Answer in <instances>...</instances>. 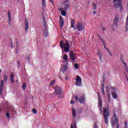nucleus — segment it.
Masks as SVG:
<instances>
[{
	"label": "nucleus",
	"mask_w": 128,
	"mask_h": 128,
	"mask_svg": "<svg viewBox=\"0 0 128 128\" xmlns=\"http://www.w3.org/2000/svg\"><path fill=\"white\" fill-rule=\"evenodd\" d=\"M0 72H2V69H0Z\"/></svg>",
	"instance_id": "nucleus-46"
},
{
	"label": "nucleus",
	"mask_w": 128,
	"mask_h": 128,
	"mask_svg": "<svg viewBox=\"0 0 128 128\" xmlns=\"http://www.w3.org/2000/svg\"><path fill=\"white\" fill-rule=\"evenodd\" d=\"M56 83V80H52L50 84V86H52L53 84H54Z\"/></svg>",
	"instance_id": "nucleus-28"
},
{
	"label": "nucleus",
	"mask_w": 128,
	"mask_h": 128,
	"mask_svg": "<svg viewBox=\"0 0 128 128\" xmlns=\"http://www.w3.org/2000/svg\"><path fill=\"white\" fill-rule=\"evenodd\" d=\"M8 18H9V22H12V18L11 16H10V12H8Z\"/></svg>",
	"instance_id": "nucleus-27"
},
{
	"label": "nucleus",
	"mask_w": 128,
	"mask_h": 128,
	"mask_svg": "<svg viewBox=\"0 0 128 128\" xmlns=\"http://www.w3.org/2000/svg\"><path fill=\"white\" fill-rule=\"evenodd\" d=\"M108 2H110V0H108Z\"/></svg>",
	"instance_id": "nucleus-48"
},
{
	"label": "nucleus",
	"mask_w": 128,
	"mask_h": 128,
	"mask_svg": "<svg viewBox=\"0 0 128 128\" xmlns=\"http://www.w3.org/2000/svg\"><path fill=\"white\" fill-rule=\"evenodd\" d=\"M24 24H25V30L26 32L28 30V19H26L24 20Z\"/></svg>",
	"instance_id": "nucleus-15"
},
{
	"label": "nucleus",
	"mask_w": 128,
	"mask_h": 128,
	"mask_svg": "<svg viewBox=\"0 0 128 128\" xmlns=\"http://www.w3.org/2000/svg\"><path fill=\"white\" fill-rule=\"evenodd\" d=\"M71 104H74V100H71L70 102Z\"/></svg>",
	"instance_id": "nucleus-39"
},
{
	"label": "nucleus",
	"mask_w": 128,
	"mask_h": 128,
	"mask_svg": "<svg viewBox=\"0 0 128 128\" xmlns=\"http://www.w3.org/2000/svg\"><path fill=\"white\" fill-rule=\"evenodd\" d=\"M98 38H100V40H101V42H102V43L104 46V48H105L106 50V52H108L110 56H112V52L108 48H106V41H104V39H102V37L100 35H98Z\"/></svg>",
	"instance_id": "nucleus-5"
},
{
	"label": "nucleus",
	"mask_w": 128,
	"mask_h": 128,
	"mask_svg": "<svg viewBox=\"0 0 128 128\" xmlns=\"http://www.w3.org/2000/svg\"><path fill=\"white\" fill-rule=\"evenodd\" d=\"M116 126H117V128H120V124H117Z\"/></svg>",
	"instance_id": "nucleus-44"
},
{
	"label": "nucleus",
	"mask_w": 128,
	"mask_h": 128,
	"mask_svg": "<svg viewBox=\"0 0 128 128\" xmlns=\"http://www.w3.org/2000/svg\"><path fill=\"white\" fill-rule=\"evenodd\" d=\"M76 86H80L82 82V78H80V77L79 76H76Z\"/></svg>",
	"instance_id": "nucleus-7"
},
{
	"label": "nucleus",
	"mask_w": 128,
	"mask_h": 128,
	"mask_svg": "<svg viewBox=\"0 0 128 128\" xmlns=\"http://www.w3.org/2000/svg\"><path fill=\"white\" fill-rule=\"evenodd\" d=\"M103 114L105 120V124H108V116H110V109L108 105H106V107L104 108Z\"/></svg>",
	"instance_id": "nucleus-1"
},
{
	"label": "nucleus",
	"mask_w": 128,
	"mask_h": 128,
	"mask_svg": "<svg viewBox=\"0 0 128 128\" xmlns=\"http://www.w3.org/2000/svg\"><path fill=\"white\" fill-rule=\"evenodd\" d=\"M63 60H66V62L68 60V54H64L63 56Z\"/></svg>",
	"instance_id": "nucleus-23"
},
{
	"label": "nucleus",
	"mask_w": 128,
	"mask_h": 128,
	"mask_svg": "<svg viewBox=\"0 0 128 128\" xmlns=\"http://www.w3.org/2000/svg\"><path fill=\"white\" fill-rule=\"evenodd\" d=\"M14 74H12L11 76H10V80L11 82H14Z\"/></svg>",
	"instance_id": "nucleus-20"
},
{
	"label": "nucleus",
	"mask_w": 128,
	"mask_h": 128,
	"mask_svg": "<svg viewBox=\"0 0 128 128\" xmlns=\"http://www.w3.org/2000/svg\"><path fill=\"white\" fill-rule=\"evenodd\" d=\"M124 126H125L126 128H128V123H126V122L124 123Z\"/></svg>",
	"instance_id": "nucleus-40"
},
{
	"label": "nucleus",
	"mask_w": 128,
	"mask_h": 128,
	"mask_svg": "<svg viewBox=\"0 0 128 128\" xmlns=\"http://www.w3.org/2000/svg\"><path fill=\"white\" fill-rule=\"evenodd\" d=\"M107 90H108V86H107Z\"/></svg>",
	"instance_id": "nucleus-47"
},
{
	"label": "nucleus",
	"mask_w": 128,
	"mask_h": 128,
	"mask_svg": "<svg viewBox=\"0 0 128 128\" xmlns=\"http://www.w3.org/2000/svg\"><path fill=\"white\" fill-rule=\"evenodd\" d=\"M66 2H64V6H66L65 8H68V6H66Z\"/></svg>",
	"instance_id": "nucleus-38"
},
{
	"label": "nucleus",
	"mask_w": 128,
	"mask_h": 128,
	"mask_svg": "<svg viewBox=\"0 0 128 128\" xmlns=\"http://www.w3.org/2000/svg\"><path fill=\"white\" fill-rule=\"evenodd\" d=\"M98 108L100 112H102V98H100V96L98 95Z\"/></svg>",
	"instance_id": "nucleus-12"
},
{
	"label": "nucleus",
	"mask_w": 128,
	"mask_h": 128,
	"mask_svg": "<svg viewBox=\"0 0 128 128\" xmlns=\"http://www.w3.org/2000/svg\"><path fill=\"white\" fill-rule=\"evenodd\" d=\"M68 62L64 63V66L61 69L62 72H66V70H68Z\"/></svg>",
	"instance_id": "nucleus-13"
},
{
	"label": "nucleus",
	"mask_w": 128,
	"mask_h": 128,
	"mask_svg": "<svg viewBox=\"0 0 128 128\" xmlns=\"http://www.w3.org/2000/svg\"><path fill=\"white\" fill-rule=\"evenodd\" d=\"M118 118H116V114H114L113 115V116L112 117V120H111V124L112 126H114V124H118Z\"/></svg>",
	"instance_id": "nucleus-6"
},
{
	"label": "nucleus",
	"mask_w": 128,
	"mask_h": 128,
	"mask_svg": "<svg viewBox=\"0 0 128 128\" xmlns=\"http://www.w3.org/2000/svg\"><path fill=\"white\" fill-rule=\"evenodd\" d=\"M65 78H66V80H68V76H66Z\"/></svg>",
	"instance_id": "nucleus-42"
},
{
	"label": "nucleus",
	"mask_w": 128,
	"mask_h": 128,
	"mask_svg": "<svg viewBox=\"0 0 128 128\" xmlns=\"http://www.w3.org/2000/svg\"><path fill=\"white\" fill-rule=\"evenodd\" d=\"M107 94L108 96V101L109 102H110V94L108 92H107Z\"/></svg>",
	"instance_id": "nucleus-29"
},
{
	"label": "nucleus",
	"mask_w": 128,
	"mask_h": 128,
	"mask_svg": "<svg viewBox=\"0 0 128 128\" xmlns=\"http://www.w3.org/2000/svg\"><path fill=\"white\" fill-rule=\"evenodd\" d=\"M22 88L23 90H26V83H23Z\"/></svg>",
	"instance_id": "nucleus-32"
},
{
	"label": "nucleus",
	"mask_w": 128,
	"mask_h": 128,
	"mask_svg": "<svg viewBox=\"0 0 128 128\" xmlns=\"http://www.w3.org/2000/svg\"><path fill=\"white\" fill-rule=\"evenodd\" d=\"M96 10V8H94Z\"/></svg>",
	"instance_id": "nucleus-49"
},
{
	"label": "nucleus",
	"mask_w": 128,
	"mask_h": 128,
	"mask_svg": "<svg viewBox=\"0 0 128 128\" xmlns=\"http://www.w3.org/2000/svg\"><path fill=\"white\" fill-rule=\"evenodd\" d=\"M125 28H126V30H128V16H127V18H126V22Z\"/></svg>",
	"instance_id": "nucleus-22"
},
{
	"label": "nucleus",
	"mask_w": 128,
	"mask_h": 128,
	"mask_svg": "<svg viewBox=\"0 0 128 128\" xmlns=\"http://www.w3.org/2000/svg\"><path fill=\"white\" fill-rule=\"evenodd\" d=\"M74 19L71 20V28H74Z\"/></svg>",
	"instance_id": "nucleus-24"
},
{
	"label": "nucleus",
	"mask_w": 128,
	"mask_h": 128,
	"mask_svg": "<svg viewBox=\"0 0 128 128\" xmlns=\"http://www.w3.org/2000/svg\"><path fill=\"white\" fill-rule=\"evenodd\" d=\"M54 90H55V92L56 94H58L60 98H64V90L62 87L60 86H56Z\"/></svg>",
	"instance_id": "nucleus-2"
},
{
	"label": "nucleus",
	"mask_w": 128,
	"mask_h": 128,
	"mask_svg": "<svg viewBox=\"0 0 128 128\" xmlns=\"http://www.w3.org/2000/svg\"><path fill=\"white\" fill-rule=\"evenodd\" d=\"M59 18H60V28H62L64 26V19L62 18V16H60Z\"/></svg>",
	"instance_id": "nucleus-14"
},
{
	"label": "nucleus",
	"mask_w": 128,
	"mask_h": 128,
	"mask_svg": "<svg viewBox=\"0 0 128 128\" xmlns=\"http://www.w3.org/2000/svg\"><path fill=\"white\" fill-rule=\"evenodd\" d=\"M60 12H61V14H62V16H66V11H64V10L61 9Z\"/></svg>",
	"instance_id": "nucleus-25"
},
{
	"label": "nucleus",
	"mask_w": 128,
	"mask_h": 128,
	"mask_svg": "<svg viewBox=\"0 0 128 128\" xmlns=\"http://www.w3.org/2000/svg\"><path fill=\"white\" fill-rule=\"evenodd\" d=\"M78 64H75L74 65V68H76V70H78Z\"/></svg>",
	"instance_id": "nucleus-31"
},
{
	"label": "nucleus",
	"mask_w": 128,
	"mask_h": 128,
	"mask_svg": "<svg viewBox=\"0 0 128 128\" xmlns=\"http://www.w3.org/2000/svg\"><path fill=\"white\" fill-rule=\"evenodd\" d=\"M3 78L5 82H8V76L6 75H4Z\"/></svg>",
	"instance_id": "nucleus-26"
},
{
	"label": "nucleus",
	"mask_w": 128,
	"mask_h": 128,
	"mask_svg": "<svg viewBox=\"0 0 128 128\" xmlns=\"http://www.w3.org/2000/svg\"><path fill=\"white\" fill-rule=\"evenodd\" d=\"M71 128H76V124H72Z\"/></svg>",
	"instance_id": "nucleus-34"
},
{
	"label": "nucleus",
	"mask_w": 128,
	"mask_h": 128,
	"mask_svg": "<svg viewBox=\"0 0 128 128\" xmlns=\"http://www.w3.org/2000/svg\"><path fill=\"white\" fill-rule=\"evenodd\" d=\"M6 116L7 118H10V113L6 112Z\"/></svg>",
	"instance_id": "nucleus-37"
},
{
	"label": "nucleus",
	"mask_w": 128,
	"mask_h": 128,
	"mask_svg": "<svg viewBox=\"0 0 128 128\" xmlns=\"http://www.w3.org/2000/svg\"><path fill=\"white\" fill-rule=\"evenodd\" d=\"M94 128H98V126H96V124L94 125Z\"/></svg>",
	"instance_id": "nucleus-43"
},
{
	"label": "nucleus",
	"mask_w": 128,
	"mask_h": 128,
	"mask_svg": "<svg viewBox=\"0 0 128 128\" xmlns=\"http://www.w3.org/2000/svg\"><path fill=\"white\" fill-rule=\"evenodd\" d=\"M122 64H124V66L126 72H127L128 73V64H126V62L124 60H122Z\"/></svg>",
	"instance_id": "nucleus-18"
},
{
	"label": "nucleus",
	"mask_w": 128,
	"mask_h": 128,
	"mask_svg": "<svg viewBox=\"0 0 128 128\" xmlns=\"http://www.w3.org/2000/svg\"><path fill=\"white\" fill-rule=\"evenodd\" d=\"M42 3L44 6H46V0H42Z\"/></svg>",
	"instance_id": "nucleus-30"
},
{
	"label": "nucleus",
	"mask_w": 128,
	"mask_h": 128,
	"mask_svg": "<svg viewBox=\"0 0 128 128\" xmlns=\"http://www.w3.org/2000/svg\"><path fill=\"white\" fill-rule=\"evenodd\" d=\"M26 60H30V56H28L27 57H26Z\"/></svg>",
	"instance_id": "nucleus-36"
},
{
	"label": "nucleus",
	"mask_w": 128,
	"mask_h": 128,
	"mask_svg": "<svg viewBox=\"0 0 128 128\" xmlns=\"http://www.w3.org/2000/svg\"><path fill=\"white\" fill-rule=\"evenodd\" d=\"M114 7L115 8H120V10H122V0H114Z\"/></svg>",
	"instance_id": "nucleus-4"
},
{
	"label": "nucleus",
	"mask_w": 128,
	"mask_h": 128,
	"mask_svg": "<svg viewBox=\"0 0 128 128\" xmlns=\"http://www.w3.org/2000/svg\"><path fill=\"white\" fill-rule=\"evenodd\" d=\"M4 88V80H2L0 82V94H2V90Z\"/></svg>",
	"instance_id": "nucleus-16"
},
{
	"label": "nucleus",
	"mask_w": 128,
	"mask_h": 128,
	"mask_svg": "<svg viewBox=\"0 0 128 128\" xmlns=\"http://www.w3.org/2000/svg\"><path fill=\"white\" fill-rule=\"evenodd\" d=\"M32 112H34V114H36V112H37L36 110L34 108V109L32 110Z\"/></svg>",
	"instance_id": "nucleus-35"
},
{
	"label": "nucleus",
	"mask_w": 128,
	"mask_h": 128,
	"mask_svg": "<svg viewBox=\"0 0 128 128\" xmlns=\"http://www.w3.org/2000/svg\"><path fill=\"white\" fill-rule=\"evenodd\" d=\"M75 100H79V102L80 104H84V102L86 101V98L84 96H80L79 98L78 96H76Z\"/></svg>",
	"instance_id": "nucleus-8"
},
{
	"label": "nucleus",
	"mask_w": 128,
	"mask_h": 128,
	"mask_svg": "<svg viewBox=\"0 0 128 128\" xmlns=\"http://www.w3.org/2000/svg\"><path fill=\"white\" fill-rule=\"evenodd\" d=\"M43 26H44V34L45 36H48V28L46 27V20H43Z\"/></svg>",
	"instance_id": "nucleus-10"
},
{
	"label": "nucleus",
	"mask_w": 128,
	"mask_h": 128,
	"mask_svg": "<svg viewBox=\"0 0 128 128\" xmlns=\"http://www.w3.org/2000/svg\"><path fill=\"white\" fill-rule=\"evenodd\" d=\"M72 114L73 118H76V110L74 108L72 109Z\"/></svg>",
	"instance_id": "nucleus-19"
},
{
	"label": "nucleus",
	"mask_w": 128,
	"mask_h": 128,
	"mask_svg": "<svg viewBox=\"0 0 128 128\" xmlns=\"http://www.w3.org/2000/svg\"><path fill=\"white\" fill-rule=\"evenodd\" d=\"M118 18L116 17L114 19V26H115L116 28H118Z\"/></svg>",
	"instance_id": "nucleus-17"
},
{
	"label": "nucleus",
	"mask_w": 128,
	"mask_h": 128,
	"mask_svg": "<svg viewBox=\"0 0 128 128\" xmlns=\"http://www.w3.org/2000/svg\"><path fill=\"white\" fill-rule=\"evenodd\" d=\"M49 1L52 4H54V0H49Z\"/></svg>",
	"instance_id": "nucleus-41"
},
{
	"label": "nucleus",
	"mask_w": 128,
	"mask_h": 128,
	"mask_svg": "<svg viewBox=\"0 0 128 128\" xmlns=\"http://www.w3.org/2000/svg\"><path fill=\"white\" fill-rule=\"evenodd\" d=\"M76 28L79 32H82V30H84L85 28L84 26L82 23H78L77 24Z\"/></svg>",
	"instance_id": "nucleus-11"
},
{
	"label": "nucleus",
	"mask_w": 128,
	"mask_h": 128,
	"mask_svg": "<svg viewBox=\"0 0 128 128\" xmlns=\"http://www.w3.org/2000/svg\"><path fill=\"white\" fill-rule=\"evenodd\" d=\"M70 60L72 62H75L76 58V54L74 53L73 51L70 52Z\"/></svg>",
	"instance_id": "nucleus-9"
},
{
	"label": "nucleus",
	"mask_w": 128,
	"mask_h": 128,
	"mask_svg": "<svg viewBox=\"0 0 128 128\" xmlns=\"http://www.w3.org/2000/svg\"><path fill=\"white\" fill-rule=\"evenodd\" d=\"M60 46L62 48H64L65 52H70V44L68 42H66L64 43V42L61 41L60 42Z\"/></svg>",
	"instance_id": "nucleus-3"
},
{
	"label": "nucleus",
	"mask_w": 128,
	"mask_h": 128,
	"mask_svg": "<svg viewBox=\"0 0 128 128\" xmlns=\"http://www.w3.org/2000/svg\"><path fill=\"white\" fill-rule=\"evenodd\" d=\"M102 92L103 95L104 96L106 94V93L104 92V87L102 88Z\"/></svg>",
	"instance_id": "nucleus-33"
},
{
	"label": "nucleus",
	"mask_w": 128,
	"mask_h": 128,
	"mask_svg": "<svg viewBox=\"0 0 128 128\" xmlns=\"http://www.w3.org/2000/svg\"><path fill=\"white\" fill-rule=\"evenodd\" d=\"M112 96L113 98L116 99L118 98V94H116V92H112Z\"/></svg>",
	"instance_id": "nucleus-21"
},
{
	"label": "nucleus",
	"mask_w": 128,
	"mask_h": 128,
	"mask_svg": "<svg viewBox=\"0 0 128 128\" xmlns=\"http://www.w3.org/2000/svg\"><path fill=\"white\" fill-rule=\"evenodd\" d=\"M94 14H96V12H94Z\"/></svg>",
	"instance_id": "nucleus-45"
}]
</instances>
